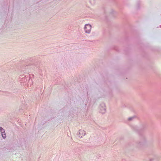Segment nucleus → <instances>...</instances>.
<instances>
[{
  "instance_id": "nucleus-1",
  "label": "nucleus",
  "mask_w": 161,
  "mask_h": 161,
  "mask_svg": "<svg viewBox=\"0 0 161 161\" xmlns=\"http://www.w3.org/2000/svg\"><path fill=\"white\" fill-rule=\"evenodd\" d=\"M91 29V26L89 24L86 25L85 27V30L86 33H89Z\"/></svg>"
},
{
  "instance_id": "nucleus-2",
  "label": "nucleus",
  "mask_w": 161,
  "mask_h": 161,
  "mask_svg": "<svg viewBox=\"0 0 161 161\" xmlns=\"http://www.w3.org/2000/svg\"><path fill=\"white\" fill-rule=\"evenodd\" d=\"M0 130H1V132L2 133V136L3 137V138H5L6 137V136L5 133L4 129H3L2 127H1L0 128Z\"/></svg>"
},
{
  "instance_id": "nucleus-3",
  "label": "nucleus",
  "mask_w": 161,
  "mask_h": 161,
  "mask_svg": "<svg viewBox=\"0 0 161 161\" xmlns=\"http://www.w3.org/2000/svg\"><path fill=\"white\" fill-rule=\"evenodd\" d=\"M79 134L80 135V136L81 137H82V136H81V135H84L85 134V131L83 130H80L79 131Z\"/></svg>"
},
{
  "instance_id": "nucleus-4",
  "label": "nucleus",
  "mask_w": 161,
  "mask_h": 161,
  "mask_svg": "<svg viewBox=\"0 0 161 161\" xmlns=\"http://www.w3.org/2000/svg\"><path fill=\"white\" fill-rule=\"evenodd\" d=\"M103 109L104 111L103 112H102V113H104L105 111V108H103Z\"/></svg>"
},
{
  "instance_id": "nucleus-5",
  "label": "nucleus",
  "mask_w": 161,
  "mask_h": 161,
  "mask_svg": "<svg viewBox=\"0 0 161 161\" xmlns=\"http://www.w3.org/2000/svg\"><path fill=\"white\" fill-rule=\"evenodd\" d=\"M132 118H129L128 119H129V120H131L132 119Z\"/></svg>"
}]
</instances>
